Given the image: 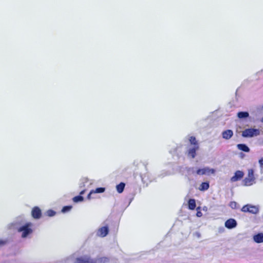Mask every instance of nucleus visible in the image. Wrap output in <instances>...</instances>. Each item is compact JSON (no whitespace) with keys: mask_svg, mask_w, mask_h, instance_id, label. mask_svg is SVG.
Segmentation results:
<instances>
[{"mask_svg":"<svg viewBox=\"0 0 263 263\" xmlns=\"http://www.w3.org/2000/svg\"><path fill=\"white\" fill-rule=\"evenodd\" d=\"M74 263H97L95 259L91 258L88 255H84L80 257H77L74 260Z\"/></svg>","mask_w":263,"mask_h":263,"instance_id":"nucleus-4","label":"nucleus"},{"mask_svg":"<svg viewBox=\"0 0 263 263\" xmlns=\"http://www.w3.org/2000/svg\"><path fill=\"white\" fill-rule=\"evenodd\" d=\"M8 242L7 239H0V247L4 246Z\"/></svg>","mask_w":263,"mask_h":263,"instance_id":"nucleus-28","label":"nucleus"},{"mask_svg":"<svg viewBox=\"0 0 263 263\" xmlns=\"http://www.w3.org/2000/svg\"><path fill=\"white\" fill-rule=\"evenodd\" d=\"M189 208L190 210H194L196 208V201L194 199H190L188 201Z\"/></svg>","mask_w":263,"mask_h":263,"instance_id":"nucleus-18","label":"nucleus"},{"mask_svg":"<svg viewBox=\"0 0 263 263\" xmlns=\"http://www.w3.org/2000/svg\"><path fill=\"white\" fill-rule=\"evenodd\" d=\"M108 228L107 226H104L100 228L97 232V235L100 237H105L108 233Z\"/></svg>","mask_w":263,"mask_h":263,"instance_id":"nucleus-12","label":"nucleus"},{"mask_svg":"<svg viewBox=\"0 0 263 263\" xmlns=\"http://www.w3.org/2000/svg\"><path fill=\"white\" fill-rule=\"evenodd\" d=\"M237 225V221L233 218L228 219L224 223L225 227L229 229H232L236 227Z\"/></svg>","mask_w":263,"mask_h":263,"instance_id":"nucleus-9","label":"nucleus"},{"mask_svg":"<svg viewBox=\"0 0 263 263\" xmlns=\"http://www.w3.org/2000/svg\"><path fill=\"white\" fill-rule=\"evenodd\" d=\"M85 192V190H83L81 191V192L80 193V195L82 196V195H83L84 194Z\"/></svg>","mask_w":263,"mask_h":263,"instance_id":"nucleus-33","label":"nucleus"},{"mask_svg":"<svg viewBox=\"0 0 263 263\" xmlns=\"http://www.w3.org/2000/svg\"><path fill=\"white\" fill-rule=\"evenodd\" d=\"M71 209L72 206L71 205L64 206L62 209V212L66 213L69 212V211L71 210Z\"/></svg>","mask_w":263,"mask_h":263,"instance_id":"nucleus-26","label":"nucleus"},{"mask_svg":"<svg viewBox=\"0 0 263 263\" xmlns=\"http://www.w3.org/2000/svg\"><path fill=\"white\" fill-rule=\"evenodd\" d=\"M229 205L233 209H237L238 208V205L235 201H231Z\"/></svg>","mask_w":263,"mask_h":263,"instance_id":"nucleus-25","label":"nucleus"},{"mask_svg":"<svg viewBox=\"0 0 263 263\" xmlns=\"http://www.w3.org/2000/svg\"><path fill=\"white\" fill-rule=\"evenodd\" d=\"M141 178L142 182L144 183H146L147 185L149 182H151L153 180V177L147 172L145 173H141Z\"/></svg>","mask_w":263,"mask_h":263,"instance_id":"nucleus-7","label":"nucleus"},{"mask_svg":"<svg viewBox=\"0 0 263 263\" xmlns=\"http://www.w3.org/2000/svg\"><path fill=\"white\" fill-rule=\"evenodd\" d=\"M241 211L243 212H249L255 214L258 212L259 209L256 206L247 204L242 208Z\"/></svg>","mask_w":263,"mask_h":263,"instance_id":"nucleus-5","label":"nucleus"},{"mask_svg":"<svg viewBox=\"0 0 263 263\" xmlns=\"http://www.w3.org/2000/svg\"><path fill=\"white\" fill-rule=\"evenodd\" d=\"M233 136V132L231 129L224 130L222 133V137L226 140H229Z\"/></svg>","mask_w":263,"mask_h":263,"instance_id":"nucleus-13","label":"nucleus"},{"mask_svg":"<svg viewBox=\"0 0 263 263\" xmlns=\"http://www.w3.org/2000/svg\"><path fill=\"white\" fill-rule=\"evenodd\" d=\"M31 215L33 218L36 219H40L42 215L41 209L38 206L34 207L32 210Z\"/></svg>","mask_w":263,"mask_h":263,"instance_id":"nucleus-11","label":"nucleus"},{"mask_svg":"<svg viewBox=\"0 0 263 263\" xmlns=\"http://www.w3.org/2000/svg\"><path fill=\"white\" fill-rule=\"evenodd\" d=\"M189 141L191 144L193 145V146L199 145L196 138L194 136L190 137Z\"/></svg>","mask_w":263,"mask_h":263,"instance_id":"nucleus-22","label":"nucleus"},{"mask_svg":"<svg viewBox=\"0 0 263 263\" xmlns=\"http://www.w3.org/2000/svg\"><path fill=\"white\" fill-rule=\"evenodd\" d=\"M237 148L243 152H249L250 151L249 147L245 144H238L237 145Z\"/></svg>","mask_w":263,"mask_h":263,"instance_id":"nucleus-16","label":"nucleus"},{"mask_svg":"<svg viewBox=\"0 0 263 263\" xmlns=\"http://www.w3.org/2000/svg\"><path fill=\"white\" fill-rule=\"evenodd\" d=\"M215 170L213 168H210L208 167H206L203 168H199L197 170L196 173L199 175H210V174H214L215 173Z\"/></svg>","mask_w":263,"mask_h":263,"instance_id":"nucleus-6","label":"nucleus"},{"mask_svg":"<svg viewBox=\"0 0 263 263\" xmlns=\"http://www.w3.org/2000/svg\"><path fill=\"white\" fill-rule=\"evenodd\" d=\"M244 176V173L242 171H237L235 172L234 175L231 178V181L232 182L237 181L241 179Z\"/></svg>","mask_w":263,"mask_h":263,"instance_id":"nucleus-10","label":"nucleus"},{"mask_svg":"<svg viewBox=\"0 0 263 263\" xmlns=\"http://www.w3.org/2000/svg\"><path fill=\"white\" fill-rule=\"evenodd\" d=\"M125 184L124 183L121 182L116 186L117 190L119 193H121L123 192L125 187Z\"/></svg>","mask_w":263,"mask_h":263,"instance_id":"nucleus-20","label":"nucleus"},{"mask_svg":"<svg viewBox=\"0 0 263 263\" xmlns=\"http://www.w3.org/2000/svg\"><path fill=\"white\" fill-rule=\"evenodd\" d=\"M105 191V188L103 187H98L95 190H92V192L93 193H102Z\"/></svg>","mask_w":263,"mask_h":263,"instance_id":"nucleus-23","label":"nucleus"},{"mask_svg":"<svg viewBox=\"0 0 263 263\" xmlns=\"http://www.w3.org/2000/svg\"><path fill=\"white\" fill-rule=\"evenodd\" d=\"M253 240L256 243L263 242V233H259L254 235Z\"/></svg>","mask_w":263,"mask_h":263,"instance_id":"nucleus-15","label":"nucleus"},{"mask_svg":"<svg viewBox=\"0 0 263 263\" xmlns=\"http://www.w3.org/2000/svg\"><path fill=\"white\" fill-rule=\"evenodd\" d=\"M259 163L260 165L261 171L263 172V157L259 160Z\"/></svg>","mask_w":263,"mask_h":263,"instance_id":"nucleus-29","label":"nucleus"},{"mask_svg":"<svg viewBox=\"0 0 263 263\" xmlns=\"http://www.w3.org/2000/svg\"><path fill=\"white\" fill-rule=\"evenodd\" d=\"M255 180L256 178L254 177L253 170L249 169L248 170V176L242 180L243 185L245 186H251L255 183Z\"/></svg>","mask_w":263,"mask_h":263,"instance_id":"nucleus-2","label":"nucleus"},{"mask_svg":"<svg viewBox=\"0 0 263 263\" xmlns=\"http://www.w3.org/2000/svg\"><path fill=\"white\" fill-rule=\"evenodd\" d=\"M92 194H94L93 192H92V190L90 192V193L88 194V195H87V199L90 200L91 199V195Z\"/></svg>","mask_w":263,"mask_h":263,"instance_id":"nucleus-31","label":"nucleus"},{"mask_svg":"<svg viewBox=\"0 0 263 263\" xmlns=\"http://www.w3.org/2000/svg\"><path fill=\"white\" fill-rule=\"evenodd\" d=\"M199 145L193 146L189 147L187 151V155L189 157L194 158L196 155V151L198 150Z\"/></svg>","mask_w":263,"mask_h":263,"instance_id":"nucleus-8","label":"nucleus"},{"mask_svg":"<svg viewBox=\"0 0 263 263\" xmlns=\"http://www.w3.org/2000/svg\"><path fill=\"white\" fill-rule=\"evenodd\" d=\"M209 188V183L208 182H202L200 186L199 189L200 191H206Z\"/></svg>","mask_w":263,"mask_h":263,"instance_id":"nucleus-19","label":"nucleus"},{"mask_svg":"<svg viewBox=\"0 0 263 263\" xmlns=\"http://www.w3.org/2000/svg\"><path fill=\"white\" fill-rule=\"evenodd\" d=\"M191 171L193 172H194V168H191V167L187 168V173H188L189 175L191 174Z\"/></svg>","mask_w":263,"mask_h":263,"instance_id":"nucleus-30","label":"nucleus"},{"mask_svg":"<svg viewBox=\"0 0 263 263\" xmlns=\"http://www.w3.org/2000/svg\"><path fill=\"white\" fill-rule=\"evenodd\" d=\"M95 260L97 263H109L110 258L106 256L97 257Z\"/></svg>","mask_w":263,"mask_h":263,"instance_id":"nucleus-14","label":"nucleus"},{"mask_svg":"<svg viewBox=\"0 0 263 263\" xmlns=\"http://www.w3.org/2000/svg\"><path fill=\"white\" fill-rule=\"evenodd\" d=\"M196 215H197V217H201V216H202V213H201V211H197V213H196Z\"/></svg>","mask_w":263,"mask_h":263,"instance_id":"nucleus-32","label":"nucleus"},{"mask_svg":"<svg viewBox=\"0 0 263 263\" xmlns=\"http://www.w3.org/2000/svg\"><path fill=\"white\" fill-rule=\"evenodd\" d=\"M46 214L49 217H52L55 215L56 212L52 210H48L46 211Z\"/></svg>","mask_w":263,"mask_h":263,"instance_id":"nucleus-24","label":"nucleus"},{"mask_svg":"<svg viewBox=\"0 0 263 263\" xmlns=\"http://www.w3.org/2000/svg\"><path fill=\"white\" fill-rule=\"evenodd\" d=\"M32 226L31 222H27L24 225L16 227V228L18 232L21 233V236L22 238H27L30 237L33 233Z\"/></svg>","mask_w":263,"mask_h":263,"instance_id":"nucleus-1","label":"nucleus"},{"mask_svg":"<svg viewBox=\"0 0 263 263\" xmlns=\"http://www.w3.org/2000/svg\"><path fill=\"white\" fill-rule=\"evenodd\" d=\"M260 134V131L258 129L248 128L246 129L242 133V136L245 138H251L257 136Z\"/></svg>","mask_w":263,"mask_h":263,"instance_id":"nucleus-3","label":"nucleus"},{"mask_svg":"<svg viewBox=\"0 0 263 263\" xmlns=\"http://www.w3.org/2000/svg\"><path fill=\"white\" fill-rule=\"evenodd\" d=\"M87 182L88 180L87 179H83L81 182L80 183V187L81 188L84 187L85 186V183Z\"/></svg>","mask_w":263,"mask_h":263,"instance_id":"nucleus-27","label":"nucleus"},{"mask_svg":"<svg viewBox=\"0 0 263 263\" xmlns=\"http://www.w3.org/2000/svg\"><path fill=\"white\" fill-rule=\"evenodd\" d=\"M83 200H84V197L81 195L75 196L72 198V201L76 203L82 202Z\"/></svg>","mask_w":263,"mask_h":263,"instance_id":"nucleus-21","label":"nucleus"},{"mask_svg":"<svg viewBox=\"0 0 263 263\" xmlns=\"http://www.w3.org/2000/svg\"><path fill=\"white\" fill-rule=\"evenodd\" d=\"M249 114L247 111H240L237 113V117L240 119H243L248 118Z\"/></svg>","mask_w":263,"mask_h":263,"instance_id":"nucleus-17","label":"nucleus"},{"mask_svg":"<svg viewBox=\"0 0 263 263\" xmlns=\"http://www.w3.org/2000/svg\"><path fill=\"white\" fill-rule=\"evenodd\" d=\"M142 165L145 168V171H147L146 165L144 163H142Z\"/></svg>","mask_w":263,"mask_h":263,"instance_id":"nucleus-34","label":"nucleus"}]
</instances>
